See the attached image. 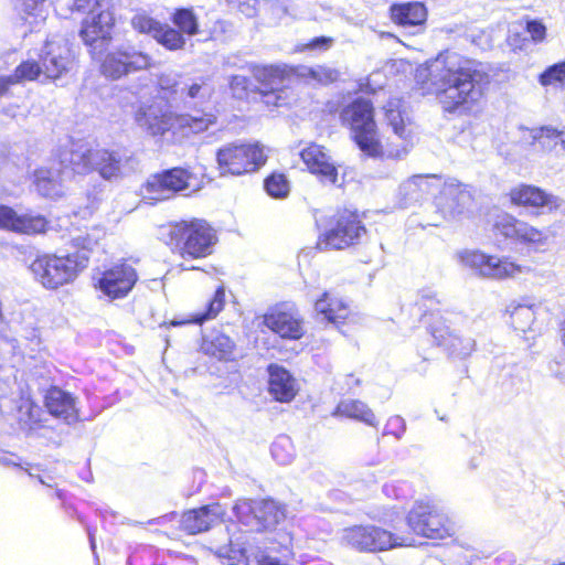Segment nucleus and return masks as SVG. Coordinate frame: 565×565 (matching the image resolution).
Instances as JSON below:
<instances>
[{
	"mask_svg": "<svg viewBox=\"0 0 565 565\" xmlns=\"http://www.w3.org/2000/svg\"><path fill=\"white\" fill-rule=\"evenodd\" d=\"M300 157L308 170L319 175L322 182L330 184L337 182L338 170L331 162L330 156L324 151L323 147L311 143L301 150Z\"/></svg>",
	"mask_w": 565,
	"mask_h": 565,
	"instance_id": "27",
	"label": "nucleus"
},
{
	"mask_svg": "<svg viewBox=\"0 0 565 565\" xmlns=\"http://www.w3.org/2000/svg\"><path fill=\"white\" fill-rule=\"evenodd\" d=\"M526 32L531 35L534 42H541L545 39L546 28L537 20H527Z\"/></svg>",
	"mask_w": 565,
	"mask_h": 565,
	"instance_id": "56",
	"label": "nucleus"
},
{
	"mask_svg": "<svg viewBox=\"0 0 565 565\" xmlns=\"http://www.w3.org/2000/svg\"><path fill=\"white\" fill-rule=\"evenodd\" d=\"M281 93H282L281 88H279V89L265 88V90L262 92L264 103L267 106H273V107L282 106L285 104V99L281 97Z\"/></svg>",
	"mask_w": 565,
	"mask_h": 565,
	"instance_id": "57",
	"label": "nucleus"
},
{
	"mask_svg": "<svg viewBox=\"0 0 565 565\" xmlns=\"http://www.w3.org/2000/svg\"><path fill=\"white\" fill-rule=\"evenodd\" d=\"M440 188V178L431 175H413L399 186V196L404 206L419 202L426 195L434 194Z\"/></svg>",
	"mask_w": 565,
	"mask_h": 565,
	"instance_id": "29",
	"label": "nucleus"
},
{
	"mask_svg": "<svg viewBox=\"0 0 565 565\" xmlns=\"http://www.w3.org/2000/svg\"><path fill=\"white\" fill-rule=\"evenodd\" d=\"M46 0H24L23 11L29 17H34L35 22L44 21L46 19V11L44 9Z\"/></svg>",
	"mask_w": 565,
	"mask_h": 565,
	"instance_id": "53",
	"label": "nucleus"
},
{
	"mask_svg": "<svg viewBox=\"0 0 565 565\" xmlns=\"http://www.w3.org/2000/svg\"><path fill=\"white\" fill-rule=\"evenodd\" d=\"M0 228L22 234H36L45 231L46 220L40 215H19L13 209L0 205Z\"/></svg>",
	"mask_w": 565,
	"mask_h": 565,
	"instance_id": "28",
	"label": "nucleus"
},
{
	"mask_svg": "<svg viewBox=\"0 0 565 565\" xmlns=\"http://www.w3.org/2000/svg\"><path fill=\"white\" fill-rule=\"evenodd\" d=\"M366 234L356 212L344 210L339 212L329 230L320 234L317 248L321 252L331 249H344L359 244Z\"/></svg>",
	"mask_w": 565,
	"mask_h": 565,
	"instance_id": "11",
	"label": "nucleus"
},
{
	"mask_svg": "<svg viewBox=\"0 0 565 565\" xmlns=\"http://www.w3.org/2000/svg\"><path fill=\"white\" fill-rule=\"evenodd\" d=\"M234 349L235 343L233 340L220 331H212L204 335L201 344V350L204 354L220 361L231 360L233 358Z\"/></svg>",
	"mask_w": 565,
	"mask_h": 565,
	"instance_id": "33",
	"label": "nucleus"
},
{
	"mask_svg": "<svg viewBox=\"0 0 565 565\" xmlns=\"http://www.w3.org/2000/svg\"><path fill=\"white\" fill-rule=\"evenodd\" d=\"M385 116L393 131L402 139L406 138V120L408 118L401 110V100L391 99L385 106Z\"/></svg>",
	"mask_w": 565,
	"mask_h": 565,
	"instance_id": "42",
	"label": "nucleus"
},
{
	"mask_svg": "<svg viewBox=\"0 0 565 565\" xmlns=\"http://www.w3.org/2000/svg\"><path fill=\"white\" fill-rule=\"evenodd\" d=\"M0 465L6 468H15L28 473L29 477L34 476L36 469L33 465L24 461L20 456L14 452L0 448Z\"/></svg>",
	"mask_w": 565,
	"mask_h": 565,
	"instance_id": "50",
	"label": "nucleus"
},
{
	"mask_svg": "<svg viewBox=\"0 0 565 565\" xmlns=\"http://www.w3.org/2000/svg\"><path fill=\"white\" fill-rule=\"evenodd\" d=\"M264 323L281 338L298 340L303 335L302 320L292 309H275L265 315Z\"/></svg>",
	"mask_w": 565,
	"mask_h": 565,
	"instance_id": "26",
	"label": "nucleus"
},
{
	"mask_svg": "<svg viewBox=\"0 0 565 565\" xmlns=\"http://www.w3.org/2000/svg\"><path fill=\"white\" fill-rule=\"evenodd\" d=\"M215 555L227 565H262L265 553L250 535L241 532L232 536L227 545L216 547Z\"/></svg>",
	"mask_w": 565,
	"mask_h": 565,
	"instance_id": "17",
	"label": "nucleus"
},
{
	"mask_svg": "<svg viewBox=\"0 0 565 565\" xmlns=\"http://www.w3.org/2000/svg\"><path fill=\"white\" fill-rule=\"evenodd\" d=\"M497 234L516 243L531 245L536 248L546 245L547 234L510 214H501L493 225Z\"/></svg>",
	"mask_w": 565,
	"mask_h": 565,
	"instance_id": "19",
	"label": "nucleus"
},
{
	"mask_svg": "<svg viewBox=\"0 0 565 565\" xmlns=\"http://www.w3.org/2000/svg\"><path fill=\"white\" fill-rule=\"evenodd\" d=\"M230 3L237 6L242 13L247 17H253L256 13L257 0H226Z\"/></svg>",
	"mask_w": 565,
	"mask_h": 565,
	"instance_id": "58",
	"label": "nucleus"
},
{
	"mask_svg": "<svg viewBox=\"0 0 565 565\" xmlns=\"http://www.w3.org/2000/svg\"><path fill=\"white\" fill-rule=\"evenodd\" d=\"M511 202L515 205L543 209V212L565 213V200L545 192L534 185L522 184L510 191Z\"/></svg>",
	"mask_w": 565,
	"mask_h": 565,
	"instance_id": "21",
	"label": "nucleus"
},
{
	"mask_svg": "<svg viewBox=\"0 0 565 565\" xmlns=\"http://www.w3.org/2000/svg\"><path fill=\"white\" fill-rule=\"evenodd\" d=\"M342 542L360 552H380L399 546H411L415 540L374 525L344 529Z\"/></svg>",
	"mask_w": 565,
	"mask_h": 565,
	"instance_id": "8",
	"label": "nucleus"
},
{
	"mask_svg": "<svg viewBox=\"0 0 565 565\" xmlns=\"http://www.w3.org/2000/svg\"><path fill=\"white\" fill-rule=\"evenodd\" d=\"M72 60L66 44L56 41H46L42 54L41 66L49 78H58L70 70Z\"/></svg>",
	"mask_w": 565,
	"mask_h": 565,
	"instance_id": "25",
	"label": "nucleus"
},
{
	"mask_svg": "<svg viewBox=\"0 0 565 565\" xmlns=\"http://www.w3.org/2000/svg\"><path fill=\"white\" fill-rule=\"evenodd\" d=\"M11 371L8 370L3 376L0 375V397L4 396L11 384Z\"/></svg>",
	"mask_w": 565,
	"mask_h": 565,
	"instance_id": "60",
	"label": "nucleus"
},
{
	"mask_svg": "<svg viewBox=\"0 0 565 565\" xmlns=\"http://www.w3.org/2000/svg\"><path fill=\"white\" fill-rule=\"evenodd\" d=\"M63 171L56 174L52 170L39 169L35 171V186L38 192L50 199H56L63 195Z\"/></svg>",
	"mask_w": 565,
	"mask_h": 565,
	"instance_id": "36",
	"label": "nucleus"
},
{
	"mask_svg": "<svg viewBox=\"0 0 565 565\" xmlns=\"http://www.w3.org/2000/svg\"><path fill=\"white\" fill-rule=\"evenodd\" d=\"M161 24L162 23L147 15L146 13H137L131 19V25L136 31L149 34L153 39L156 38V33H158Z\"/></svg>",
	"mask_w": 565,
	"mask_h": 565,
	"instance_id": "51",
	"label": "nucleus"
},
{
	"mask_svg": "<svg viewBox=\"0 0 565 565\" xmlns=\"http://www.w3.org/2000/svg\"><path fill=\"white\" fill-rule=\"evenodd\" d=\"M226 511L220 503L203 505L185 511L180 520V526L189 534L209 531L223 521Z\"/></svg>",
	"mask_w": 565,
	"mask_h": 565,
	"instance_id": "23",
	"label": "nucleus"
},
{
	"mask_svg": "<svg viewBox=\"0 0 565 565\" xmlns=\"http://www.w3.org/2000/svg\"><path fill=\"white\" fill-rule=\"evenodd\" d=\"M135 121L151 136H162L174 128L184 134H200L215 125L216 116L211 113L174 115L166 105L152 103L138 108L135 113Z\"/></svg>",
	"mask_w": 565,
	"mask_h": 565,
	"instance_id": "2",
	"label": "nucleus"
},
{
	"mask_svg": "<svg viewBox=\"0 0 565 565\" xmlns=\"http://www.w3.org/2000/svg\"><path fill=\"white\" fill-rule=\"evenodd\" d=\"M138 280L136 269L126 263H120L104 270L97 279V288L110 300L128 296Z\"/></svg>",
	"mask_w": 565,
	"mask_h": 565,
	"instance_id": "18",
	"label": "nucleus"
},
{
	"mask_svg": "<svg viewBox=\"0 0 565 565\" xmlns=\"http://www.w3.org/2000/svg\"><path fill=\"white\" fill-rule=\"evenodd\" d=\"M9 86H10V84H9V81L6 78V76H1L0 77V97L7 93Z\"/></svg>",
	"mask_w": 565,
	"mask_h": 565,
	"instance_id": "63",
	"label": "nucleus"
},
{
	"mask_svg": "<svg viewBox=\"0 0 565 565\" xmlns=\"http://www.w3.org/2000/svg\"><path fill=\"white\" fill-rule=\"evenodd\" d=\"M92 151L94 149H84L78 147L76 149L65 150L60 158V164L63 168V174L70 172L84 174L93 170Z\"/></svg>",
	"mask_w": 565,
	"mask_h": 565,
	"instance_id": "34",
	"label": "nucleus"
},
{
	"mask_svg": "<svg viewBox=\"0 0 565 565\" xmlns=\"http://www.w3.org/2000/svg\"><path fill=\"white\" fill-rule=\"evenodd\" d=\"M406 431V423L401 416H392L385 427L384 435H392L396 439H401Z\"/></svg>",
	"mask_w": 565,
	"mask_h": 565,
	"instance_id": "55",
	"label": "nucleus"
},
{
	"mask_svg": "<svg viewBox=\"0 0 565 565\" xmlns=\"http://www.w3.org/2000/svg\"><path fill=\"white\" fill-rule=\"evenodd\" d=\"M41 394L44 406L52 416L63 419L66 424H74L79 419L78 401L71 392L57 385H50Z\"/></svg>",
	"mask_w": 565,
	"mask_h": 565,
	"instance_id": "22",
	"label": "nucleus"
},
{
	"mask_svg": "<svg viewBox=\"0 0 565 565\" xmlns=\"http://www.w3.org/2000/svg\"><path fill=\"white\" fill-rule=\"evenodd\" d=\"M43 73L42 66L34 61L22 62L12 75L6 76L10 85L21 83L24 81H34Z\"/></svg>",
	"mask_w": 565,
	"mask_h": 565,
	"instance_id": "45",
	"label": "nucleus"
},
{
	"mask_svg": "<svg viewBox=\"0 0 565 565\" xmlns=\"http://www.w3.org/2000/svg\"><path fill=\"white\" fill-rule=\"evenodd\" d=\"M166 243L184 260L205 258L213 253L217 235L204 220L181 221L161 231Z\"/></svg>",
	"mask_w": 565,
	"mask_h": 565,
	"instance_id": "3",
	"label": "nucleus"
},
{
	"mask_svg": "<svg viewBox=\"0 0 565 565\" xmlns=\"http://www.w3.org/2000/svg\"><path fill=\"white\" fill-rule=\"evenodd\" d=\"M224 303L225 290L224 287L221 286L215 290L213 298L207 302L206 309L203 312L193 315L189 320H172L170 324L173 327L182 326L185 323L202 324L203 322L215 318L222 311Z\"/></svg>",
	"mask_w": 565,
	"mask_h": 565,
	"instance_id": "39",
	"label": "nucleus"
},
{
	"mask_svg": "<svg viewBox=\"0 0 565 565\" xmlns=\"http://www.w3.org/2000/svg\"><path fill=\"white\" fill-rule=\"evenodd\" d=\"M190 173L181 168H173L151 175L145 185V195L149 200L163 201L177 192L188 189Z\"/></svg>",
	"mask_w": 565,
	"mask_h": 565,
	"instance_id": "20",
	"label": "nucleus"
},
{
	"mask_svg": "<svg viewBox=\"0 0 565 565\" xmlns=\"http://www.w3.org/2000/svg\"><path fill=\"white\" fill-rule=\"evenodd\" d=\"M262 565H287L281 563L279 559L264 555L262 558Z\"/></svg>",
	"mask_w": 565,
	"mask_h": 565,
	"instance_id": "62",
	"label": "nucleus"
},
{
	"mask_svg": "<svg viewBox=\"0 0 565 565\" xmlns=\"http://www.w3.org/2000/svg\"><path fill=\"white\" fill-rule=\"evenodd\" d=\"M265 189L268 195L282 199L289 193V182L287 178L281 173H273L265 180Z\"/></svg>",
	"mask_w": 565,
	"mask_h": 565,
	"instance_id": "49",
	"label": "nucleus"
},
{
	"mask_svg": "<svg viewBox=\"0 0 565 565\" xmlns=\"http://www.w3.org/2000/svg\"><path fill=\"white\" fill-rule=\"evenodd\" d=\"M393 21L403 28L420 26L426 22L427 10L420 2H406L391 7Z\"/></svg>",
	"mask_w": 565,
	"mask_h": 565,
	"instance_id": "31",
	"label": "nucleus"
},
{
	"mask_svg": "<svg viewBox=\"0 0 565 565\" xmlns=\"http://www.w3.org/2000/svg\"><path fill=\"white\" fill-rule=\"evenodd\" d=\"M383 491L386 495L394 494L396 498H398V494L396 493V487L394 484H385L383 487Z\"/></svg>",
	"mask_w": 565,
	"mask_h": 565,
	"instance_id": "64",
	"label": "nucleus"
},
{
	"mask_svg": "<svg viewBox=\"0 0 565 565\" xmlns=\"http://www.w3.org/2000/svg\"><path fill=\"white\" fill-rule=\"evenodd\" d=\"M41 415V407L31 401H23L19 406V420L29 430H33L40 425Z\"/></svg>",
	"mask_w": 565,
	"mask_h": 565,
	"instance_id": "47",
	"label": "nucleus"
},
{
	"mask_svg": "<svg viewBox=\"0 0 565 565\" xmlns=\"http://www.w3.org/2000/svg\"><path fill=\"white\" fill-rule=\"evenodd\" d=\"M428 319V329L436 343L444 347L451 355L465 359L475 351L476 340L471 337H465L455 333L446 319L440 313H430Z\"/></svg>",
	"mask_w": 565,
	"mask_h": 565,
	"instance_id": "15",
	"label": "nucleus"
},
{
	"mask_svg": "<svg viewBox=\"0 0 565 565\" xmlns=\"http://www.w3.org/2000/svg\"><path fill=\"white\" fill-rule=\"evenodd\" d=\"M309 74L313 79L322 84L332 83L339 77L338 71L326 66L312 67L310 68Z\"/></svg>",
	"mask_w": 565,
	"mask_h": 565,
	"instance_id": "54",
	"label": "nucleus"
},
{
	"mask_svg": "<svg viewBox=\"0 0 565 565\" xmlns=\"http://www.w3.org/2000/svg\"><path fill=\"white\" fill-rule=\"evenodd\" d=\"M409 531L430 540H445L456 533L455 523L441 508L431 503L416 502L406 516Z\"/></svg>",
	"mask_w": 565,
	"mask_h": 565,
	"instance_id": "6",
	"label": "nucleus"
},
{
	"mask_svg": "<svg viewBox=\"0 0 565 565\" xmlns=\"http://www.w3.org/2000/svg\"><path fill=\"white\" fill-rule=\"evenodd\" d=\"M103 233L100 230L94 228L90 232L78 233L71 238V244L75 248L74 253H68L70 255H84L87 258V263L89 262V254L94 250V248L98 245L99 239L102 238Z\"/></svg>",
	"mask_w": 565,
	"mask_h": 565,
	"instance_id": "40",
	"label": "nucleus"
},
{
	"mask_svg": "<svg viewBox=\"0 0 565 565\" xmlns=\"http://www.w3.org/2000/svg\"><path fill=\"white\" fill-rule=\"evenodd\" d=\"M539 306L529 303H511L508 308L512 327L523 333L533 331Z\"/></svg>",
	"mask_w": 565,
	"mask_h": 565,
	"instance_id": "37",
	"label": "nucleus"
},
{
	"mask_svg": "<svg viewBox=\"0 0 565 565\" xmlns=\"http://www.w3.org/2000/svg\"><path fill=\"white\" fill-rule=\"evenodd\" d=\"M270 451L274 460L279 465H289L295 457L292 443L288 436H279L273 443Z\"/></svg>",
	"mask_w": 565,
	"mask_h": 565,
	"instance_id": "46",
	"label": "nucleus"
},
{
	"mask_svg": "<svg viewBox=\"0 0 565 565\" xmlns=\"http://www.w3.org/2000/svg\"><path fill=\"white\" fill-rule=\"evenodd\" d=\"M86 267L87 258L84 255L44 254L31 263L30 270L39 284L54 290L73 282Z\"/></svg>",
	"mask_w": 565,
	"mask_h": 565,
	"instance_id": "5",
	"label": "nucleus"
},
{
	"mask_svg": "<svg viewBox=\"0 0 565 565\" xmlns=\"http://www.w3.org/2000/svg\"><path fill=\"white\" fill-rule=\"evenodd\" d=\"M152 66L151 55L134 45L122 44L106 53L100 64V72L107 78L119 79Z\"/></svg>",
	"mask_w": 565,
	"mask_h": 565,
	"instance_id": "12",
	"label": "nucleus"
},
{
	"mask_svg": "<svg viewBox=\"0 0 565 565\" xmlns=\"http://www.w3.org/2000/svg\"><path fill=\"white\" fill-rule=\"evenodd\" d=\"M315 308L318 315L322 316L323 320L334 324H340L350 315L348 305L343 300L331 296L329 292H324L322 297L316 301Z\"/></svg>",
	"mask_w": 565,
	"mask_h": 565,
	"instance_id": "35",
	"label": "nucleus"
},
{
	"mask_svg": "<svg viewBox=\"0 0 565 565\" xmlns=\"http://www.w3.org/2000/svg\"><path fill=\"white\" fill-rule=\"evenodd\" d=\"M87 13L82 22L79 36L90 53L100 52L110 40L114 26V14L110 11V0H94L84 11Z\"/></svg>",
	"mask_w": 565,
	"mask_h": 565,
	"instance_id": "10",
	"label": "nucleus"
},
{
	"mask_svg": "<svg viewBox=\"0 0 565 565\" xmlns=\"http://www.w3.org/2000/svg\"><path fill=\"white\" fill-rule=\"evenodd\" d=\"M542 86L565 87V62L555 63L545 68L539 76Z\"/></svg>",
	"mask_w": 565,
	"mask_h": 565,
	"instance_id": "48",
	"label": "nucleus"
},
{
	"mask_svg": "<svg viewBox=\"0 0 565 565\" xmlns=\"http://www.w3.org/2000/svg\"><path fill=\"white\" fill-rule=\"evenodd\" d=\"M332 43V39L330 38H326V36H320V38H316L313 39L309 44H308V47L309 49H328L330 47Z\"/></svg>",
	"mask_w": 565,
	"mask_h": 565,
	"instance_id": "59",
	"label": "nucleus"
},
{
	"mask_svg": "<svg viewBox=\"0 0 565 565\" xmlns=\"http://www.w3.org/2000/svg\"><path fill=\"white\" fill-rule=\"evenodd\" d=\"M335 414L349 418H354L373 427L377 425L375 415L372 409H370L367 405L361 401L347 399L340 402L337 406Z\"/></svg>",
	"mask_w": 565,
	"mask_h": 565,
	"instance_id": "38",
	"label": "nucleus"
},
{
	"mask_svg": "<svg viewBox=\"0 0 565 565\" xmlns=\"http://www.w3.org/2000/svg\"><path fill=\"white\" fill-rule=\"evenodd\" d=\"M154 40L170 51L182 50L186 43L184 35L168 24H161Z\"/></svg>",
	"mask_w": 565,
	"mask_h": 565,
	"instance_id": "44",
	"label": "nucleus"
},
{
	"mask_svg": "<svg viewBox=\"0 0 565 565\" xmlns=\"http://www.w3.org/2000/svg\"><path fill=\"white\" fill-rule=\"evenodd\" d=\"M233 513L241 524L253 532L274 529L286 518L285 505L271 499L238 500Z\"/></svg>",
	"mask_w": 565,
	"mask_h": 565,
	"instance_id": "9",
	"label": "nucleus"
},
{
	"mask_svg": "<svg viewBox=\"0 0 565 565\" xmlns=\"http://www.w3.org/2000/svg\"><path fill=\"white\" fill-rule=\"evenodd\" d=\"M534 139L544 149H547L550 151H565V139L563 138V131H559L555 128L542 127L537 132H535Z\"/></svg>",
	"mask_w": 565,
	"mask_h": 565,
	"instance_id": "43",
	"label": "nucleus"
},
{
	"mask_svg": "<svg viewBox=\"0 0 565 565\" xmlns=\"http://www.w3.org/2000/svg\"><path fill=\"white\" fill-rule=\"evenodd\" d=\"M171 21L183 35L193 36L199 33V19L192 8L175 9Z\"/></svg>",
	"mask_w": 565,
	"mask_h": 565,
	"instance_id": "41",
	"label": "nucleus"
},
{
	"mask_svg": "<svg viewBox=\"0 0 565 565\" xmlns=\"http://www.w3.org/2000/svg\"><path fill=\"white\" fill-rule=\"evenodd\" d=\"M162 89L170 90L184 102H203L209 99L214 87L206 76L185 81H172L169 77H161L159 81Z\"/></svg>",
	"mask_w": 565,
	"mask_h": 565,
	"instance_id": "24",
	"label": "nucleus"
},
{
	"mask_svg": "<svg viewBox=\"0 0 565 565\" xmlns=\"http://www.w3.org/2000/svg\"><path fill=\"white\" fill-rule=\"evenodd\" d=\"M340 118L343 125L350 127L353 140L363 154L370 158L383 156L371 100L363 97L355 98L342 109Z\"/></svg>",
	"mask_w": 565,
	"mask_h": 565,
	"instance_id": "4",
	"label": "nucleus"
},
{
	"mask_svg": "<svg viewBox=\"0 0 565 565\" xmlns=\"http://www.w3.org/2000/svg\"><path fill=\"white\" fill-rule=\"evenodd\" d=\"M427 72L438 103L449 114L470 110L491 83L488 70L480 62L450 51L428 61Z\"/></svg>",
	"mask_w": 565,
	"mask_h": 565,
	"instance_id": "1",
	"label": "nucleus"
},
{
	"mask_svg": "<svg viewBox=\"0 0 565 565\" xmlns=\"http://www.w3.org/2000/svg\"><path fill=\"white\" fill-rule=\"evenodd\" d=\"M269 393L280 403H288L294 399L298 392L297 382L292 375L282 366L270 364Z\"/></svg>",
	"mask_w": 565,
	"mask_h": 565,
	"instance_id": "30",
	"label": "nucleus"
},
{
	"mask_svg": "<svg viewBox=\"0 0 565 565\" xmlns=\"http://www.w3.org/2000/svg\"><path fill=\"white\" fill-rule=\"evenodd\" d=\"M420 299L423 301V306H427V302H429V306L431 307L434 303H438L439 301L436 299V292L433 290H423L420 294Z\"/></svg>",
	"mask_w": 565,
	"mask_h": 565,
	"instance_id": "61",
	"label": "nucleus"
},
{
	"mask_svg": "<svg viewBox=\"0 0 565 565\" xmlns=\"http://www.w3.org/2000/svg\"><path fill=\"white\" fill-rule=\"evenodd\" d=\"M230 88L235 98L243 99L252 89V82L244 75H233L230 79Z\"/></svg>",
	"mask_w": 565,
	"mask_h": 565,
	"instance_id": "52",
	"label": "nucleus"
},
{
	"mask_svg": "<svg viewBox=\"0 0 565 565\" xmlns=\"http://www.w3.org/2000/svg\"><path fill=\"white\" fill-rule=\"evenodd\" d=\"M248 71L253 77L264 88L279 89L284 86L285 79L289 74L287 65L271 64V65H248Z\"/></svg>",
	"mask_w": 565,
	"mask_h": 565,
	"instance_id": "32",
	"label": "nucleus"
},
{
	"mask_svg": "<svg viewBox=\"0 0 565 565\" xmlns=\"http://www.w3.org/2000/svg\"><path fill=\"white\" fill-rule=\"evenodd\" d=\"M439 189L435 205L446 220H455L463 214L473 201L469 186L456 179L446 180Z\"/></svg>",
	"mask_w": 565,
	"mask_h": 565,
	"instance_id": "16",
	"label": "nucleus"
},
{
	"mask_svg": "<svg viewBox=\"0 0 565 565\" xmlns=\"http://www.w3.org/2000/svg\"><path fill=\"white\" fill-rule=\"evenodd\" d=\"M93 170L105 180H117L138 169V160L127 149H94L92 151Z\"/></svg>",
	"mask_w": 565,
	"mask_h": 565,
	"instance_id": "14",
	"label": "nucleus"
},
{
	"mask_svg": "<svg viewBox=\"0 0 565 565\" xmlns=\"http://www.w3.org/2000/svg\"><path fill=\"white\" fill-rule=\"evenodd\" d=\"M267 156L259 142H232L216 152V162L221 175H242L255 172L265 164Z\"/></svg>",
	"mask_w": 565,
	"mask_h": 565,
	"instance_id": "7",
	"label": "nucleus"
},
{
	"mask_svg": "<svg viewBox=\"0 0 565 565\" xmlns=\"http://www.w3.org/2000/svg\"><path fill=\"white\" fill-rule=\"evenodd\" d=\"M459 257L465 266L484 278H513L525 271V267L507 257L490 256L479 250H465Z\"/></svg>",
	"mask_w": 565,
	"mask_h": 565,
	"instance_id": "13",
	"label": "nucleus"
}]
</instances>
